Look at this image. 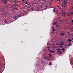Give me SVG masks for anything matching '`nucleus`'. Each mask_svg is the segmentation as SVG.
I'll return each instance as SVG.
<instances>
[{"label": "nucleus", "instance_id": "nucleus-38", "mask_svg": "<svg viewBox=\"0 0 73 73\" xmlns=\"http://www.w3.org/2000/svg\"><path fill=\"white\" fill-rule=\"evenodd\" d=\"M25 13H27V11H25Z\"/></svg>", "mask_w": 73, "mask_h": 73}, {"label": "nucleus", "instance_id": "nucleus-15", "mask_svg": "<svg viewBox=\"0 0 73 73\" xmlns=\"http://www.w3.org/2000/svg\"><path fill=\"white\" fill-rule=\"evenodd\" d=\"M56 7L58 8H60V5L57 6Z\"/></svg>", "mask_w": 73, "mask_h": 73}, {"label": "nucleus", "instance_id": "nucleus-11", "mask_svg": "<svg viewBox=\"0 0 73 73\" xmlns=\"http://www.w3.org/2000/svg\"><path fill=\"white\" fill-rule=\"evenodd\" d=\"M66 12L64 13L63 16H64V17H65V15H66Z\"/></svg>", "mask_w": 73, "mask_h": 73}, {"label": "nucleus", "instance_id": "nucleus-36", "mask_svg": "<svg viewBox=\"0 0 73 73\" xmlns=\"http://www.w3.org/2000/svg\"><path fill=\"white\" fill-rule=\"evenodd\" d=\"M70 44H68V46H70Z\"/></svg>", "mask_w": 73, "mask_h": 73}, {"label": "nucleus", "instance_id": "nucleus-18", "mask_svg": "<svg viewBox=\"0 0 73 73\" xmlns=\"http://www.w3.org/2000/svg\"><path fill=\"white\" fill-rule=\"evenodd\" d=\"M56 31V29H52V32H54Z\"/></svg>", "mask_w": 73, "mask_h": 73}, {"label": "nucleus", "instance_id": "nucleus-9", "mask_svg": "<svg viewBox=\"0 0 73 73\" xmlns=\"http://www.w3.org/2000/svg\"><path fill=\"white\" fill-rule=\"evenodd\" d=\"M13 19L16 20L17 19V16H16L13 17Z\"/></svg>", "mask_w": 73, "mask_h": 73}, {"label": "nucleus", "instance_id": "nucleus-29", "mask_svg": "<svg viewBox=\"0 0 73 73\" xmlns=\"http://www.w3.org/2000/svg\"><path fill=\"white\" fill-rule=\"evenodd\" d=\"M44 59L45 60H46V57H44Z\"/></svg>", "mask_w": 73, "mask_h": 73}, {"label": "nucleus", "instance_id": "nucleus-3", "mask_svg": "<svg viewBox=\"0 0 73 73\" xmlns=\"http://www.w3.org/2000/svg\"><path fill=\"white\" fill-rule=\"evenodd\" d=\"M53 12H58L59 11L58 10L57 8H55L54 9H53Z\"/></svg>", "mask_w": 73, "mask_h": 73}, {"label": "nucleus", "instance_id": "nucleus-46", "mask_svg": "<svg viewBox=\"0 0 73 73\" xmlns=\"http://www.w3.org/2000/svg\"><path fill=\"white\" fill-rule=\"evenodd\" d=\"M32 9V11H33V9Z\"/></svg>", "mask_w": 73, "mask_h": 73}, {"label": "nucleus", "instance_id": "nucleus-47", "mask_svg": "<svg viewBox=\"0 0 73 73\" xmlns=\"http://www.w3.org/2000/svg\"><path fill=\"white\" fill-rule=\"evenodd\" d=\"M73 29H72V31H73Z\"/></svg>", "mask_w": 73, "mask_h": 73}, {"label": "nucleus", "instance_id": "nucleus-7", "mask_svg": "<svg viewBox=\"0 0 73 73\" xmlns=\"http://www.w3.org/2000/svg\"><path fill=\"white\" fill-rule=\"evenodd\" d=\"M61 51L59 49L58 50V54H62V53L61 52Z\"/></svg>", "mask_w": 73, "mask_h": 73}, {"label": "nucleus", "instance_id": "nucleus-20", "mask_svg": "<svg viewBox=\"0 0 73 73\" xmlns=\"http://www.w3.org/2000/svg\"><path fill=\"white\" fill-rule=\"evenodd\" d=\"M67 35H70V33H69V32H67Z\"/></svg>", "mask_w": 73, "mask_h": 73}, {"label": "nucleus", "instance_id": "nucleus-45", "mask_svg": "<svg viewBox=\"0 0 73 73\" xmlns=\"http://www.w3.org/2000/svg\"><path fill=\"white\" fill-rule=\"evenodd\" d=\"M8 0H7V1H8Z\"/></svg>", "mask_w": 73, "mask_h": 73}, {"label": "nucleus", "instance_id": "nucleus-30", "mask_svg": "<svg viewBox=\"0 0 73 73\" xmlns=\"http://www.w3.org/2000/svg\"><path fill=\"white\" fill-rule=\"evenodd\" d=\"M56 45H58V43H56Z\"/></svg>", "mask_w": 73, "mask_h": 73}, {"label": "nucleus", "instance_id": "nucleus-16", "mask_svg": "<svg viewBox=\"0 0 73 73\" xmlns=\"http://www.w3.org/2000/svg\"><path fill=\"white\" fill-rule=\"evenodd\" d=\"M4 21L5 23H7V20H4Z\"/></svg>", "mask_w": 73, "mask_h": 73}, {"label": "nucleus", "instance_id": "nucleus-37", "mask_svg": "<svg viewBox=\"0 0 73 73\" xmlns=\"http://www.w3.org/2000/svg\"><path fill=\"white\" fill-rule=\"evenodd\" d=\"M1 8L0 7V11H1Z\"/></svg>", "mask_w": 73, "mask_h": 73}, {"label": "nucleus", "instance_id": "nucleus-27", "mask_svg": "<svg viewBox=\"0 0 73 73\" xmlns=\"http://www.w3.org/2000/svg\"><path fill=\"white\" fill-rule=\"evenodd\" d=\"M57 1H59V3H60V2H61L60 0H57Z\"/></svg>", "mask_w": 73, "mask_h": 73}, {"label": "nucleus", "instance_id": "nucleus-41", "mask_svg": "<svg viewBox=\"0 0 73 73\" xmlns=\"http://www.w3.org/2000/svg\"><path fill=\"white\" fill-rule=\"evenodd\" d=\"M69 44H70V45H72V44L71 43Z\"/></svg>", "mask_w": 73, "mask_h": 73}, {"label": "nucleus", "instance_id": "nucleus-40", "mask_svg": "<svg viewBox=\"0 0 73 73\" xmlns=\"http://www.w3.org/2000/svg\"><path fill=\"white\" fill-rule=\"evenodd\" d=\"M47 45L48 46L49 45V43H47Z\"/></svg>", "mask_w": 73, "mask_h": 73}, {"label": "nucleus", "instance_id": "nucleus-39", "mask_svg": "<svg viewBox=\"0 0 73 73\" xmlns=\"http://www.w3.org/2000/svg\"><path fill=\"white\" fill-rule=\"evenodd\" d=\"M14 9H16V7L14 8Z\"/></svg>", "mask_w": 73, "mask_h": 73}, {"label": "nucleus", "instance_id": "nucleus-17", "mask_svg": "<svg viewBox=\"0 0 73 73\" xmlns=\"http://www.w3.org/2000/svg\"><path fill=\"white\" fill-rule=\"evenodd\" d=\"M60 35H62V36H64V34L63 33H61Z\"/></svg>", "mask_w": 73, "mask_h": 73}, {"label": "nucleus", "instance_id": "nucleus-1", "mask_svg": "<svg viewBox=\"0 0 73 73\" xmlns=\"http://www.w3.org/2000/svg\"><path fill=\"white\" fill-rule=\"evenodd\" d=\"M67 5V1H64L62 3V7H63V6L65 7Z\"/></svg>", "mask_w": 73, "mask_h": 73}, {"label": "nucleus", "instance_id": "nucleus-12", "mask_svg": "<svg viewBox=\"0 0 73 73\" xmlns=\"http://www.w3.org/2000/svg\"><path fill=\"white\" fill-rule=\"evenodd\" d=\"M57 22H54L53 23V24L54 25H55V24H57Z\"/></svg>", "mask_w": 73, "mask_h": 73}, {"label": "nucleus", "instance_id": "nucleus-50", "mask_svg": "<svg viewBox=\"0 0 73 73\" xmlns=\"http://www.w3.org/2000/svg\"><path fill=\"white\" fill-rule=\"evenodd\" d=\"M49 60H50V59H49Z\"/></svg>", "mask_w": 73, "mask_h": 73}, {"label": "nucleus", "instance_id": "nucleus-44", "mask_svg": "<svg viewBox=\"0 0 73 73\" xmlns=\"http://www.w3.org/2000/svg\"><path fill=\"white\" fill-rule=\"evenodd\" d=\"M70 55L69 56L70 57Z\"/></svg>", "mask_w": 73, "mask_h": 73}, {"label": "nucleus", "instance_id": "nucleus-19", "mask_svg": "<svg viewBox=\"0 0 73 73\" xmlns=\"http://www.w3.org/2000/svg\"><path fill=\"white\" fill-rule=\"evenodd\" d=\"M56 27L57 28H58V26L57 25H56Z\"/></svg>", "mask_w": 73, "mask_h": 73}, {"label": "nucleus", "instance_id": "nucleus-31", "mask_svg": "<svg viewBox=\"0 0 73 73\" xmlns=\"http://www.w3.org/2000/svg\"><path fill=\"white\" fill-rule=\"evenodd\" d=\"M26 1H27V0H24V2H26Z\"/></svg>", "mask_w": 73, "mask_h": 73}, {"label": "nucleus", "instance_id": "nucleus-49", "mask_svg": "<svg viewBox=\"0 0 73 73\" xmlns=\"http://www.w3.org/2000/svg\"><path fill=\"white\" fill-rule=\"evenodd\" d=\"M72 25H73V23H72Z\"/></svg>", "mask_w": 73, "mask_h": 73}, {"label": "nucleus", "instance_id": "nucleus-4", "mask_svg": "<svg viewBox=\"0 0 73 73\" xmlns=\"http://www.w3.org/2000/svg\"><path fill=\"white\" fill-rule=\"evenodd\" d=\"M36 10L37 11H42V9L41 7H38L36 9Z\"/></svg>", "mask_w": 73, "mask_h": 73}, {"label": "nucleus", "instance_id": "nucleus-10", "mask_svg": "<svg viewBox=\"0 0 73 73\" xmlns=\"http://www.w3.org/2000/svg\"><path fill=\"white\" fill-rule=\"evenodd\" d=\"M52 54L51 53H50L49 54V56L50 57H52Z\"/></svg>", "mask_w": 73, "mask_h": 73}, {"label": "nucleus", "instance_id": "nucleus-6", "mask_svg": "<svg viewBox=\"0 0 73 73\" xmlns=\"http://www.w3.org/2000/svg\"><path fill=\"white\" fill-rule=\"evenodd\" d=\"M2 1L4 3H5V4H7V0H2Z\"/></svg>", "mask_w": 73, "mask_h": 73}, {"label": "nucleus", "instance_id": "nucleus-25", "mask_svg": "<svg viewBox=\"0 0 73 73\" xmlns=\"http://www.w3.org/2000/svg\"><path fill=\"white\" fill-rule=\"evenodd\" d=\"M49 65H52V63L51 62H50L49 63Z\"/></svg>", "mask_w": 73, "mask_h": 73}, {"label": "nucleus", "instance_id": "nucleus-42", "mask_svg": "<svg viewBox=\"0 0 73 73\" xmlns=\"http://www.w3.org/2000/svg\"><path fill=\"white\" fill-rule=\"evenodd\" d=\"M72 40H73V38H72Z\"/></svg>", "mask_w": 73, "mask_h": 73}, {"label": "nucleus", "instance_id": "nucleus-51", "mask_svg": "<svg viewBox=\"0 0 73 73\" xmlns=\"http://www.w3.org/2000/svg\"><path fill=\"white\" fill-rule=\"evenodd\" d=\"M35 0L36 1V0Z\"/></svg>", "mask_w": 73, "mask_h": 73}, {"label": "nucleus", "instance_id": "nucleus-24", "mask_svg": "<svg viewBox=\"0 0 73 73\" xmlns=\"http://www.w3.org/2000/svg\"><path fill=\"white\" fill-rule=\"evenodd\" d=\"M52 29H54V27L52 26Z\"/></svg>", "mask_w": 73, "mask_h": 73}, {"label": "nucleus", "instance_id": "nucleus-5", "mask_svg": "<svg viewBox=\"0 0 73 73\" xmlns=\"http://www.w3.org/2000/svg\"><path fill=\"white\" fill-rule=\"evenodd\" d=\"M23 13H20V14L18 15V16L19 17H21V16H23Z\"/></svg>", "mask_w": 73, "mask_h": 73}, {"label": "nucleus", "instance_id": "nucleus-2", "mask_svg": "<svg viewBox=\"0 0 73 73\" xmlns=\"http://www.w3.org/2000/svg\"><path fill=\"white\" fill-rule=\"evenodd\" d=\"M71 12H69L67 15V16H69V17H71L72 16V15H73V11H70Z\"/></svg>", "mask_w": 73, "mask_h": 73}, {"label": "nucleus", "instance_id": "nucleus-26", "mask_svg": "<svg viewBox=\"0 0 73 73\" xmlns=\"http://www.w3.org/2000/svg\"><path fill=\"white\" fill-rule=\"evenodd\" d=\"M42 62H45V61L44 60H42Z\"/></svg>", "mask_w": 73, "mask_h": 73}, {"label": "nucleus", "instance_id": "nucleus-48", "mask_svg": "<svg viewBox=\"0 0 73 73\" xmlns=\"http://www.w3.org/2000/svg\"><path fill=\"white\" fill-rule=\"evenodd\" d=\"M42 69H44V68H42Z\"/></svg>", "mask_w": 73, "mask_h": 73}, {"label": "nucleus", "instance_id": "nucleus-22", "mask_svg": "<svg viewBox=\"0 0 73 73\" xmlns=\"http://www.w3.org/2000/svg\"><path fill=\"white\" fill-rule=\"evenodd\" d=\"M48 50H49V52H50V51H51V50H50V48H48Z\"/></svg>", "mask_w": 73, "mask_h": 73}, {"label": "nucleus", "instance_id": "nucleus-13", "mask_svg": "<svg viewBox=\"0 0 73 73\" xmlns=\"http://www.w3.org/2000/svg\"><path fill=\"white\" fill-rule=\"evenodd\" d=\"M50 53H54V52L53 50H51L50 52Z\"/></svg>", "mask_w": 73, "mask_h": 73}, {"label": "nucleus", "instance_id": "nucleus-8", "mask_svg": "<svg viewBox=\"0 0 73 73\" xmlns=\"http://www.w3.org/2000/svg\"><path fill=\"white\" fill-rule=\"evenodd\" d=\"M72 41V40L70 39H69L67 40V41H68V42H71Z\"/></svg>", "mask_w": 73, "mask_h": 73}, {"label": "nucleus", "instance_id": "nucleus-14", "mask_svg": "<svg viewBox=\"0 0 73 73\" xmlns=\"http://www.w3.org/2000/svg\"><path fill=\"white\" fill-rule=\"evenodd\" d=\"M65 50V48H63L62 50V51H63V52H64V50Z\"/></svg>", "mask_w": 73, "mask_h": 73}, {"label": "nucleus", "instance_id": "nucleus-32", "mask_svg": "<svg viewBox=\"0 0 73 73\" xmlns=\"http://www.w3.org/2000/svg\"><path fill=\"white\" fill-rule=\"evenodd\" d=\"M60 48H62V46H61V45H60Z\"/></svg>", "mask_w": 73, "mask_h": 73}, {"label": "nucleus", "instance_id": "nucleus-23", "mask_svg": "<svg viewBox=\"0 0 73 73\" xmlns=\"http://www.w3.org/2000/svg\"><path fill=\"white\" fill-rule=\"evenodd\" d=\"M28 2L27 1H26V3L25 2V4H28Z\"/></svg>", "mask_w": 73, "mask_h": 73}, {"label": "nucleus", "instance_id": "nucleus-34", "mask_svg": "<svg viewBox=\"0 0 73 73\" xmlns=\"http://www.w3.org/2000/svg\"><path fill=\"white\" fill-rule=\"evenodd\" d=\"M71 22L72 23H73V20H72L71 21Z\"/></svg>", "mask_w": 73, "mask_h": 73}, {"label": "nucleus", "instance_id": "nucleus-21", "mask_svg": "<svg viewBox=\"0 0 73 73\" xmlns=\"http://www.w3.org/2000/svg\"><path fill=\"white\" fill-rule=\"evenodd\" d=\"M60 45H64V42H62L61 43H60Z\"/></svg>", "mask_w": 73, "mask_h": 73}, {"label": "nucleus", "instance_id": "nucleus-28", "mask_svg": "<svg viewBox=\"0 0 73 73\" xmlns=\"http://www.w3.org/2000/svg\"><path fill=\"white\" fill-rule=\"evenodd\" d=\"M47 48H50V46H48L47 47Z\"/></svg>", "mask_w": 73, "mask_h": 73}, {"label": "nucleus", "instance_id": "nucleus-35", "mask_svg": "<svg viewBox=\"0 0 73 73\" xmlns=\"http://www.w3.org/2000/svg\"><path fill=\"white\" fill-rule=\"evenodd\" d=\"M24 0H23L22 1V2H24Z\"/></svg>", "mask_w": 73, "mask_h": 73}, {"label": "nucleus", "instance_id": "nucleus-43", "mask_svg": "<svg viewBox=\"0 0 73 73\" xmlns=\"http://www.w3.org/2000/svg\"><path fill=\"white\" fill-rule=\"evenodd\" d=\"M13 5H15V4H13Z\"/></svg>", "mask_w": 73, "mask_h": 73}, {"label": "nucleus", "instance_id": "nucleus-33", "mask_svg": "<svg viewBox=\"0 0 73 73\" xmlns=\"http://www.w3.org/2000/svg\"><path fill=\"white\" fill-rule=\"evenodd\" d=\"M72 37L73 38V33H72Z\"/></svg>", "mask_w": 73, "mask_h": 73}]
</instances>
